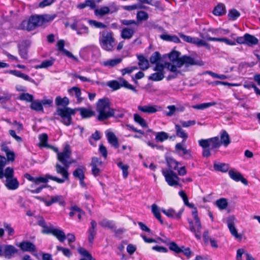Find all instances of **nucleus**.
I'll return each mask as SVG.
<instances>
[{"instance_id": "1", "label": "nucleus", "mask_w": 260, "mask_h": 260, "mask_svg": "<svg viewBox=\"0 0 260 260\" xmlns=\"http://www.w3.org/2000/svg\"><path fill=\"white\" fill-rule=\"evenodd\" d=\"M180 53L173 51L168 54L170 62H165L164 65L170 71L176 74H183L188 71V68L191 66H202V61L197 60L187 55L180 57Z\"/></svg>"}, {"instance_id": "2", "label": "nucleus", "mask_w": 260, "mask_h": 260, "mask_svg": "<svg viewBox=\"0 0 260 260\" xmlns=\"http://www.w3.org/2000/svg\"><path fill=\"white\" fill-rule=\"evenodd\" d=\"M54 150L57 152V159L63 165L62 167L57 163L55 166L57 173L61 175L62 178H59L51 175H48L47 177L50 180L58 183H63L66 180L69 179V168L70 166L75 161L71 159V151L69 146H66L61 152H58L56 148Z\"/></svg>"}, {"instance_id": "3", "label": "nucleus", "mask_w": 260, "mask_h": 260, "mask_svg": "<svg viewBox=\"0 0 260 260\" xmlns=\"http://www.w3.org/2000/svg\"><path fill=\"white\" fill-rule=\"evenodd\" d=\"M166 161L168 166V169H162V174L165 178L166 181L171 186H177L180 185V178L173 170H178V166L180 162L177 161L172 157H168Z\"/></svg>"}, {"instance_id": "4", "label": "nucleus", "mask_w": 260, "mask_h": 260, "mask_svg": "<svg viewBox=\"0 0 260 260\" xmlns=\"http://www.w3.org/2000/svg\"><path fill=\"white\" fill-rule=\"evenodd\" d=\"M96 109L99 113L98 119L99 121L106 120L115 115V110L110 107V103L108 99H100L96 103Z\"/></svg>"}, {"instance_id": "5", "label": "nucleus", "mask_w": 260, "mask_h": 260, "mask_svg": "<svg viewBox=\"0 0 260 260\" xmlns=\"http://www.w3.org/2000/svg\"><path fill=\"white\" fill-rule=\"evenodd\" d=\"M121 23L124 25L130 26V27H124L121 30V38L124 39H130L137 30L139 26V22L134 20L124 19L122 20Z\"/></svg>"}, {"instance_id": "6", "label": "nucleus", "mask_w": 260, "mask_h": 260, "mask_svg": "<svg viewBox=\"0 0 260 260\" xmlns=\"http://www.w3.org/2000/svg\"><path fill=\"white\" fill-rule=\"evenodd\" d=\"M47 21L44 16H32L28 20L22 21L21 28L28 31L31 30L36 27L41 26Z\"/></svg>"}, {"instance_id": "7", "label": "nucleus", "mask_w": 260, "mask_h": 260, "mask_svg": "<svg viewBox=\"0 0 260 260\" xmlns=\"http://www.w3.org/2000/svg\"><path fill=\"white\" fill-rule=\"evenodd\" d=\"M100 43L103 49L111 51L114 47V39L111 32L104 30L101 32Z\"/></svg>"}, {"instance_id": "8", "label": "nucleus", "mask_w": 260, "mask_h": 260, "mask_svg": "<svg viewBox=\"0 0 260 260\" xmlns=\"http://www.w3.org/2000/svg\"><path fill=\"white\" fill-rule=\"evenodd\" d=\"M198 212H192V217L194 220V222L191 219L188 218L187 220L189 224L190 231L194 234L195 237L197 239L201 238V229L202 225L198 217Z\"/></svg>"}, {"instance_id": "9", "label": "nucleus", "mask_w": 260, "mask_h": 260, "mask_svg": "<svg viewBox=\"0 0 260 260\" xmlns=\"http://www.w3.org/2000/svg\"><path fill=\"white\" fill-rule=\"evenodd\" d=\"M76 111V109H72L69 107L58 108L57 109V113L62 118V122L68 126L71 123V116L75 115Z\"/></svg>"}, {"instance_id": "10", "label": "nucleus", "mask_w": 260, "mask_h": 260, "mask_svg": "<svg viewBox=\"0 0 260 260\" xmlns=\"http://www.w3.org/2000/svg\"><path fill=\"white\" fill-rule=\"evenodd\" d=\"M165 66L162 63H157L153 68V71L156 72L151 74L148 77V80L153 81H159L165 77L164 70Z\"/></svg>"}, {"instance_id": "11", "label": "nucleus", "mask_w": 260, "mask_h": 260, "mask_svg": "<svg viewBox=\"0 0 260 260\" xmlns=\"http://www.w3.org/2000/svg\"><path fill=\"white\" fill-rule=\"evenodd\" d=\"M199 143L202 147H209L211 150L218 148L221 146V143L218 137L207 139H201L199 141Z\"/></svg>"}, {"instance_id": "12", "label": "nucleus", "mask_w": 260, "mask_h": 260, "mask_svg": "<svg viewBox=\"0 0 260 260\" xmlns=\"http://www.w3.org/2000/svg\"><path fill=\"white\" fill-rule=\"evenodd\" d=\"M107 85L114 90L118 89L121 87H124L135 92H137V90L133 85L129 84L126 80L122 78L120 79L119 82L115 80L109 81Z\"/></svg>"}, {"instance_id": "13", "label": "nucleus", "mask_w": 260, "mask_h": 260, "mask_svg": "<svg viewBox=\"0 0 260 260\" xmlns=\"http://www.w3.org/2000/svg\"><path fill=\"white\" fill-rule=\"evenodd\" d=\"M236 218L233 216H231L227 218V225L230 230L231 235L235 238L241 239V236L238 234L237 230L236 229L235 223Z\"/></svg>"}, {"instance_id": "14", "label": "nucleus", "mask_w": 260, "mask_h": 260, "mask_svg": "<svg viewBox=\"0 0 260 260\" xmlns=\"http://www.w3.org/2000/svg\"><path fill=\"white\" fill-rule=\"evenodd\" d=\"M91 226L89 228L87 233H88V240L90 245H92L93 243L94 239L96 234V222L92 220L90 222Z\"/></svg>"}, {"instance_id": "15", "label": "nucleus", "mask_w": 260, "mask_h": 260, "mask_svg": "<svg viewBox=\"0 0 260 260\" xmlns=\"http://www.w3.org/2000/svg\"><path fill=\"white\" fill-rule=\"evenodd\" d=\"M30 45V42L27 40L23 41L18 45L19 54L21 58H27V49Z\"/></svg>"}, {"instance_id": "16", "label": "nucleus", "mask_w": 260, "mask_h": 260, "mask_svg": "<svg viewBox=\"0 0 260 260\" xmlns=\"http://www.w3.org/2000/svg\"><path fill=\"white\" fill-rule=\"evenodd\" d=\"M229 175L231 179L236 182L240 181L244 185H248V181L243 177V175L239 172L234 170H230L229 172Z\"/></svg>"}, {"instance_id": "17", "label": "nucleus", "mask_w": 260, "mask_h": 260, "mask_svg": "<svg viewBox=\"0 0 260 260\" xmlns=\"http://www.w3.org/2000/svg\"><path fill=\"white\" fill-rule=\"evenodd\" d=\"M64 41L63 40H60L58 41L57 43V47L58 48V50L59 51L62 52L63 53H64L68 57L72 58L75 61H78V58L75 56L71 52H69L67 50L65 49L64 48Z\"/></svg>"}, {"instance_id": "18", "label": "nucleus", "mask_w": 260, "mask_h": 260, "mask_svg": "<svg viewBox=\"0 0 260 260\" xmlns=\"http://www.w3.org/2000/svg\"><path fill=\"white\" fill-rule=\"evenodd\" d=\"M19 247L23 251L35 252L36 250V246L29 241H24L20 243Z\"/></svg>"}, {"instance_id": "19", "label": "nucleus", "mask_w": 260, "mask_h": 260, "mask_svg": "<svg viewBox=\"0 0 260 260\" xmlns=\"http://www.w3.org/2000/svg\"><path fill=\"white\" fill-rule=\"evenodd\" d=\"M46 205L49 206L52 204L54 203H58L60 205H64V201L63 198L61 196H54L50 197L48 199H46L44 201Z\"/></svg>"}, {"instance_id": "20", "label": "nucleus", "mask_w": 260, "mask_h": 260, "mask_svg": "<svg viewBox=\"0 0 260 260\" xmlns=\"http://www.w3.org/2000/svg\"><path fill=\"white\" fill-rule=\"evenodd\" d=\"M17 252V249L14 246L6 245L4 251H3V256H4L6 258L10 259Z\"/></svg>"}, {"instance_id": "21", "label": "nucleus", "mask_w": 260, "mask_h": 260, "mask_svg": "<svg viewBox=\"0 0 260 260\" xmlns=\"http://www.w3.org/2000/svg\"><path fill=\"white\" fill-rule=\"evenodd\" d=\"M68 92L70 95L76 98L77 103H80L83 101V99L81 97V91L79 87H73L68 89Z\"/></svg>"}, {"instance_id": "22", "label": "nucleus", "mask_w": 260, "mask_h": 260, "mask_svg": "<svg viewBox=\"0 0 260 260\" xmlns=\"http://www.w3.org/2000/svg\"><path fill=\"white\" fill-rule=\"evenodd\" d=\"M49 174H47L45 177H37L34 178L32 177L30 175L28 174H26L25 175V177L30 181L34 182L36 184H39L40 183H47L48 181V179H50L49 178L47 177Z\"/></svg>"}, {"instance_id": "23", "label": "nucleus", "mask_w": 260, "mask_h": 260, "mask_svg": "<svg viewBox=\"0 0 260 260\" xmlns=\"http://www.w3.org/2000/svg\"><path fill=\"white\" fill-rule=\"evenodd\" d=\"M19 182L16 178L12 177L6 179L5 183V186L8 189L10 190H14L17 189L19 186Z\"/></svg>"}, {"instance_id": "24", "label": "nucleus", "mask_w": 260, "mask_h": 260, "mask_svg": "<svg viewBox=\"0 0 260 260\" xmlns=\"http://www.w3.org/2000/svg\"><path fill=\"white\" fill-rule=\"evenodd\" d=\"M106 135L108 142L114 147L116 148H118L119 144L118 139L115 135L111 132H107Z\"/></svg>"}, {"instance_id": "25", "label": "nucleus", "mask_w": 260, "mask_h": 260, "mask_svg": "<svg viewBox=\"0 0 260 260\" xmlns=\"http://www.w3.org/2000/svg\"><path fill=\"white\" fill-rule=\"evenodd\" d=\"M138 109L139 111L148 114L154 113L158 111L157 106L155 105L139 106Z\"/></svg>"}, {"instance_id": "26", "label": "nucleus", "mask_w": 260, "mask_h": 260, "mask_svg": "<svg viewBox=\"0 0 260 260\" xmlns=\"http://www.w3.org/2000/svg\"><path fill=\"white\" fill-rule=\"evenodd\" d=\"M77 251L78 253L83 257V258L79 260H95L89 252L85 248L80 247L78 248Z\"/></svg>"}, {"instance_id": "27", "label": "nucleus", "mask_w": 260, "mask_h": 260, "mask_svg": "<svg viewBox=\"0 0 260 260\" xmlns=\"http://www.w3.org/2000/svg\"><path fill=\"white\" fill-rule=\"evenodd\" d=\"M181 125L175 124V129L176 131V135L177 137L183 139V141H185L188 138V134L185 132Z\"/></svg>"}, {"instance_id": "28", "label": "nucleus", "mask_w": 260, "mask_h": 260, "mask_svg": "<svg viewBox=\"0 0 260 260\" xmlns=\"http://www.w3.org/2000/svg\"><path fill=\"white\" fill-rule=\"evenodd\" d=\"M76 111L80 112V115L83 118H87L91 117L94 115V112L90 109L85 108H79L76 109Z\"/></svg>"}, {"instance_id": "29", "label": "nucleus", "mask_w": 260, "mask_h": 260, "mask_svg": "<svg viewBox=\"0 0 260 260\" xmlns=\"http://www.w3.org/2000/svg\"><path fill=\"white\" fill-rule=\"evenodd\" d=\"M112 12L113 11H111L110 8L106 6L102 7L100 9H95L94 11V15L100 17Z\"/></svg>"}, {"instance_id": "30", "label": "nucleus", "mask_w": 260, "mask_h": 260, "mask_svg": "<svg viewBox=\"0 0 260 260\" xmlns=\"http://www.w3.org/2000/svg\"><path fill=\"white\" fill-rule=\"evenodd\" d=\"M213 13L216 16H222L224 15L226 13V9L224 5L223 4H219L215 7Z\"/></svg>"}, {"instance_id": "31", "label": "nucleus", "mask_w": 260, "mask_h": 260, "mask_svg": "<svg viewBox=\"0 0 260 260\" xmlns=\"http://www.w3.org/2000/svg\"><path fill=\"white\" fill-rule=\"evenodd\" d=\"M220 142L223 144L225 147L228 146L231 143L230 136L225 131H223L220 135Z\"/></svg>"}, {"instance_id": "32", "label": "nucleus", "mask_w": 260, "mask_h": 260, "mask_svg": "<svg viewBox=\"0 0 260 260\" xmlns=\"http://www.w3.org/2000/svg\"><path fill=\"white\" fill-rule=\"evenodd\" d=\"M139 60V66L140 68L142 70H146L149 67V63L148 60L145 58L143 56H139L138 57Z\"/></svg>"}, {"instance_id": "33", "label": "nucleus", "mask_w": 260, "mask_h": 260, "mask_svg": "<svg viewBox=\"0 0 260 260\" xmlns=\"http://www.w3.org/2000/svg\"><path fill=\"white\" fill-rule=\"evenodd\" d=\"M85 168L82 167L76 169L73 173V176L78 179H84L85 176L84 173L85 171Z\"/></svg>"}, {"instance_id": "34", "label": "nucleus", "mask_w": 260, "mask_h": 260, "mask_svg": "<svg viewBox=\"0 0 260 260\" xmlns=\"http://www.w3.org/2000/svg\"><path fill=\"white\" fill-rule=\"evenodd\" d=\"M215 205L218 208L219 210H225L228 205V200L225 198H220L216 201L215 202Z\"/></svg>"}, {"instance_id": "35", "label": "nucleus", "mask_w": 260, "mask_h": 260, "mask_svg": "<svg viewBox=\"0 0 260 260\" xmlns=\"http://www.w3.org/2000/svg\"><path fill=\"white\" fill-rule=\"evenodd\" d=\"M52 235L55 237L60 242H64L66 239V236L63 231L58 229H54Z\"/></svg>"}, {"instance_id": "36", "label": "nucleus", "mask_w": 260, "mask_h": 260, "mask_svg": "<svg viewBox=\"0 0 260 260\" xmlns=\"http://www.w3.org/2000/svg\"><path fill=\"white\" fill-rule=\"evenodd\" d=\"M213 167L216 171L222 172H226L229 169L228 164L220 162H215Z\"/></svg>"}, {"instance_id": "37", "label": "nucleus", "mask_w": 260, "mask_h": 260, "mask_svg": "<svg viewBox=\"0 0 260 260\" xmlns=\"http://www.w3.org/2000/svg\"><path fill=\"white\" fill-rule=\"evenodd\" d=\"M14 173V170L12 168L7 167L5 170L2 171V177H0V179L5 177L6 179H7L13 177Z\"/></svg>"}, {"instance_id": "38", "label": "nucleus", "mask_w": 260, "mask_h": 260, "mask_svg": "<svg viewBox=\"0 0 260 260\" xmlns=\"http://www.w3.org/2000/svg\"><path fill=\"white\" fill-rule=\"evenodd\" d=\"M11 73L14 75V76L21 78L25 80L28 81L32 83H35V81L33 79H31L28 75L21 73L20 71L13 70L11 71Z\"/></svg>"}, {"instance_id": "39", "label": "nucleus", "mask_w": 260, "mask_h": 260, "mask_svg": "<svg viewBox=\"0 0 260 260\" xmlns=\"http://www.w3.org/2000/svg\"><path fill=\"white\" fill-rule=\"evenodd\" d=\"M169 248L171 251L174 252L176 253H180L182 251V248H184V246L179 247L178 244L175 242H171L169 245Z\"/></svg>"}, {"instance_id": "40", "label": "nucleus", "mask_w": 260, "mask_h": 260, "mask_svg": "<svg viewBox=\"0 0 260 260\" xmlns=\"http://www.w3.org/2000/svg\"><path fill=\"white\" fill-rule=\"evenodd\" d=\"M55 104L57 106H62L66 107L69 104V100L67 97L61 98L60 96H57L55 100Z\"/></svg>"}, {"instance_id": "41", "label": "nucleus", "mask_w": 260, "mask_h": 260, "mask_svg": "<svg viewBox=\"0 0 260 260\" xmlns=\"http://www.w3.org/2000/svg\"><path fill=\"white\" fill-rule=\"evenodd\" d=\"M148 18V14L147 12L144 11H140L137 14V21L140 24V22L143 21H146Z\"/></svg>"}, {"instance_id": "42", "label": "nucleus", "mask_w": 260, "mask_h": 260, "mask_svg": "<svg viewBox=\"0 0 260 260\" xmlns=\"http://www.w3.org/2000/svg\"><path fill=\"white\" fill-rule=\"evenodd\" d=\"M217 103L215 102H212L209 103H202L199 105H196L192 106V108L198 110H203L209 108L211 106H215Z\"/></svg>"}, {"instance_id": "43", "label": "nucleus", "mask_w": 260, "mask_h": 260, "mask_svg": "<svg viewBox=\"0 0 260 260\" xmlns=\"http://www.w3.org/2000/svg\"><path fill=\"white\" fill-rule=\"evenodd\" d=\"M30 108L37 111H43V107L42 105V103L39 100H33L30 105Z\"/></svg>"}, {"instance_id": "44", "label": "nucleus", "mask_w": 260, "mask_h": 260, "mask_svg": "<svg viewBox=\"0 0 260 260\" xmlns=\"http://www.w3.org/2000/svg\"><path fill=\"white\" fill-rule=\"evenodd\" d=\"M54 59H51L50 60H45L43 61L40 64L37 65L35 67V68L41 69V68H47L49 67L52 66L54 63Z\"/></svg>"}, {"instance_id": "45", "label": "nucleus", "mask_w": 260, "mask_h": 260, "mask_svg": "<svg viewBox=\"0 0 260 260\" xmlns=\"http://www.w3.org/2000/svg\"><path fill=\"white\" fill-rule=\"evenodd\" d=\"M258 39L254 36L249 34H246V44L250 45H256L258 43Z\"/></svg>"}, {"instance_id": "46", "label": "nucleus", "mask_w": 260, "mask_h": 260, "mask_svg": "<svg viewBox=\"0 0 260 260\" xmlns=\"http://www.w3.org/2000/svg\"><path fill=\"white\" fill-rule=\"evenodd\" d=\"M134 121L139 124L143 127H147V124L145 120L141 117L139 114H135L134 115Z\"/></svg>"}, {"instance_id": "47", "label": "nucleus", "mask_w": 260, "mask_h": 260, "mask_svg": "<svg viewBox=\"0 0 260 260\" xmlns=\"http://www.w3.org/2000/svg\"><path fill=\"white\" fill-rule=\"evenodd\" d=\"M40 140L39 146L41 147H48L47 144L48 136L46 134H42L39 137Z\"/></svg>"}, {"instance_id": "48", "label": "nucleus", "mask_w": 260, "mask_h": 260, "mask_svg": "<svg viewBox=\"0 0 260 260\" xmlns=\"http://www.w3.org/2000/svg\"><path fill=\"white\" fill-rule=\"evenodd\" d=\"M121 60L122 59L121 58L113 59L104 61L103 64L105 66L113 67L119 63Z\"/></svg>"}, {"instance_id": "49", "label": "nucleus", "mask_w": 260, "mask_h": 260, "mask_svg": "<svg viewBox=\"0 0 260 260\" xmlns=\"http://www.w3.org/2000/svg\"><path fill=\"white\" fill-rule=\"evenodd\" d=\"M240 16V13L236 9L231 10L228 14V16L230 20H235Z\"/></svg>"}, {"instance_id": "50", "label": "nucleus", "mask_w": 260, "mask_h": 260, "mask_svg": "<svg viewBox=\"0 0 260 260\" xmlns=\"http://www.w3.org/2000/svg\"><path fill=\"white\" fill-rule=\"evenodd\" d=\"M168 135L167 133L164 132H158L156 134L155 136V140L157 141L163 142L165 140L168 139Z\"/></svg>"}, {"instance_id": "51", "label": "nucleus", "mask_w": 260, "mask_h": 260, "mask_svg": "<svg viewBox=\"0 0 260 260\" xmlns=\"http://www.w3.org/2000/svg\"><path fill=\"white\" fill-rule=\"evenodd\" d=\"M88 22L91 26L96 28H105L107 27V25L105 24L93 20H89Z\"/></svg>"}, {"instance_id": "52", "label": "nucleus", "mask_w": 260, "mask_h": 260, "mask_svg": "<svg viewBox=\"0 0 260 260\" xmlns=\"http://www.w3.org/2000/svg\"><path fill=\"white\" fill-rule=\"evenodd\" d=\"M123 10L131 11L134 10L144 8V6L141 4H134L131 6H124L122 7Z\"/></svg>"}, {"instance_id": "53", "label": "nucleus", "mask_w": 260, "mask_h": 260, "mask_svg": "<svg viewBox=\"0 0 260 260\" xmlns=\"http://www.w3.org/2000/svg\"><path fill=\"white\" fill-rule=\"evenodd\" d=\"M19 99L27 102H32L34 100V96L28 93H23L19 96Z\"/></svg>"}, {"instance_id": "54", "label": "nucleus", "mask_w": 260, "mask_h": 260, "mask_svg": "<svg viewBox=\"0 0 260 260\" xmlns=\"http://www.w3.org/2000/svg\"><path fill=\"white\" fill-rule=\"evenodd\" d=\"M167 217L171 218L179 219L181 217L182 212H163Z\"/></svg>"}, {"instance_id": "55", "label": "nucleus", "mask_w": 260, "mask_h": 260, "mask_svg": "<svg viewBox=\"0 0 260 260\" xmlns=\"http://www.w3.org/2000/svg\"><path fill=\"white\" fill-rule=\"evenodd\" d=\"M160 58V54L158 52H154L150 57V61L151 63L156 64L158 63L157 61Z\"/></svg>"}, {"instance_id": "56", "label": "nucleus", "mask_w": 260, "mask_h": 260, "mask_svg": "<svg viewBox=\"0 0 260 260\" xmlns=\"http://www.w3.org/2000/svg\"><path fill=\"white\" fill-rule=\"evenodd\" d=\"M57 250L62 251L63 254L68 257H70L72 255V252L69 248L58 246H57Z\"/></svg>"}, {"instance_id": "57", "label": "nucleus", "mask_w": 260, "mask_h": 260, "mask_svg": "<svg viewBox=\"0 0 260 260\" xmlns=\"http://www.w3.org/2000/svg\"><path fill=\"white\" fill-rule=\"evenodd\" d=\"M180 125L185 128L189 127V126H193L196 124V121L195 120H188V121H180Z\"/></svg>"}, {"instance_id": "58", "label": "nucleus", "mask_w": 260, "mask_h": 260, "mask_svg": "<svg viewBox=\"0 0 260 260\" xmlns=\"http://www.w3.org/2000/svg\"><path fill=\"white\" fill-rule=\"evenodd\" d=\"M7 162L6 158L0 155V177L2 176V171L4 170Z\"/></svg>"}, {"instance_id": "59", "label": "nucleus", "mask_w": 260, "mask_h": 260, "mask_svg": "<svg viewBox=\"0 0 260 260\" xmlns=\"http://www.w3.org/2000/svg\"><path fill=\"white\" fill-rule=\"evenodd\" d=\"M194 44L197 45L198 46H205L209 47V45L204 40L200 39L198 38H194Z\"/></svg>"}, {"instance_id": "60", "label": "nucleus", "mask_w": 260, "mask_h": 260, "mask_svg": "<svg viewBox=\"0 0 260 260\" xmlns=\"http://www.w3.org/2000/svg\"><path fill=\"white\" fill-rule=\"evenodd\" d=\"M100 225L104 228H108L110 229H112L113 228V224L112 222L106 219L103 220L100 222Z\"/></svg>"}, {"instance_id": "61", "label": "nucleus", "mask_w": 260, "mask_h": 260, "mask_svg": "<svg viewBox=\"0 0 260 260\" xmlns=\"http://www.w3.org/2000/svg\"><path fill=\"white\" fill-rule=\"evenodd\" d=\"M167 108L169 110V112H167L166 115L168 116H171L175 114V112L178 110L174 105L168 106Z\"/></svg>"}, {"instance_id": "62", "label": "nucleus", "mask_w": 260, "mask_h": 260, "mask_svg": "<svg viewBox=\"0 0 260 260\" xmlns=\"http://www.w3.org/2000/svg\"><path fill=\"white\" fill-rule=\"evenodd\" d=\"M179 36L184 41L193 44L194 38H192L190 36H186L183 34H180Z\"/></svg>"}, {"instance_id": "63", "label": "nucleus", "mask_w": 260, "mask_h": 260, "mask_svg": "<svg viewBox=\"0 0 260 260\" xmlns=\"http://www.w3.org/2000/svg\"><path fill=\"white\" fill-rule=\"evenodd\" d=\"M181 253H183L187 259H189L193 254V252L188 247H184V248H182V251Z\"/></svg>"}, {"instance_id": "64", "label": "nucleus", "mask_w": 260, "mask_h": 260, "mask_svg": "<svg viewBox=\"0 0 260 260\" xmlns=\"http://www.w3.org/2000/svg\"><path fill=\"white\" fill-rule=\"evenodd\" d=\"M137 67H130L126 68L123 69L121 70L122 74L124 75L126 74H130L133 72L134 70H137Z\"/></svg>"}]
</instances>
